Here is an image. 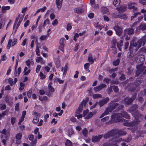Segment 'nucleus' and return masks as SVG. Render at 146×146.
Returning <instances> with one entry per match:
<instances>
[{
	"label": "nucleus",
	"instance_id": "27",
	"mask_svg": "<svg viewBox=\"0 0 146 146\" xmlns=\"http://www.w3.org/2000/svg\"><path fill=\"white\" fill-rule=\"evenodd\" d=\"M56 3L57 7L58 9H60L62 4V1L61 2L60 0H56Z\"/></svg>",
	"mask_w": 146,
	"mask_h": 146
},
{
	"label": "nucleus",
	"instance_id": "28",
	"mask_svg": "<svg viewBox=\"0 0 146 146\" xmlns=\"http://www.w3.org/2000/svg\"><path fill=\"white\" fill-rule=\"evenodd\" d=\"M25 63L27 66L29 67L30 64L33 65L34 64V62L32 60H31L30 59H28L25 62Z\"/></svg>",
	"mask_w": 146,
	"mask_h": 146
},
{
	"label": "nucleus",
	"instance_id": "43",
	"mask_svg": "<svg viewBox=\"0 0 146 146\" xmlns=\"http://www.w3.org/2000/svg\"><path fill=\"white\" fill-rule=\"evenodd\" d=\"M96 27L97 29H99L100 30L102 28H104V27L102 25H100L99 23H97L96 24Z\"/></svg>",
	"mask_w": 146,
	"mask_h": 146
},
{
	"label": "nucleus",
	"instance_id": "45",
	"mask_svg": "<svg viewBox=\"0 0 146 146\" xmlns=\"http://www.w3.org/2000/svg\"><path fill=\"white\" fill-rule=\"evenodd\" d=\"M82 133L84 136L86 137L88 133V130L86 128L82 130Z\"/></svg>",
	"mask_w": 146,
	"mask_h": 146
},
{
	"label": "nucleus",
	"instance_id": "3",
	"mask_svg": "<svg viewBox=\"0 0 146 146\" xmlns=\"http://www.w3.org/2000/svg\"><path fill=\"white\" fill-rule=\"evenodd\" d=\"M146 42V35L143 36L137 42H133L132 43L133 45H131V48H134L136 50H138L141 46L142 44L143 46L145 44Z\"/></svg>",
	"mask_w": 146,
	"mask_h": 146
},
{
	"label": "nucleus",
	"instance_id": "62",
	"mask_svg": "<svg viewBox=\"0 0 146 146\" xmlns=\"http://www.w3.org/2000/svg\"><path fill=\"white\" fill-rule=\"evenodd\" d=\"M41 67V66L40 65H38L37 66L36 69V73H38L39 72L40 70Z\"/></svg>",
	"mask_w": 146,
	"mask_h": 146
},
{
	"label": "nucleus",
	"instance_id": "10",
	"mask_svg": "<svg viewBox=\"0 0 146 146\" xmlns=\"http://www.w3.org/2000/svg\"><path fill=\"white\" fill-rule=\"evenodd\" d=\"M66 41L64 38L63 37L61 38L59 41L60 49L62 51L64 52V47L65 43Z\"/></svg>",
	"mask_w": 146,
	"mask_h": 146
},
{
	"label": "nucleus",
	"instance_id": "56",
	"mask_svg": "<svg viewBox=\"0 0 146 146\" xmlns=\"http://www.w3.org/2000/svg\"><path fill=\"white\" fill-rule=\"evenodd\" d=\"M146 94V90H144L142 91L140 93V94L139 95L140 96H144L145 95V94Z\"/></svg>",
	"mask_w": 146,
	"mask_h": 146
},
{
	"label": "nucleus",
	"instance_id": "57",
	"mask_svg": "<svg viewBox=\"0 0 146 146\" xmlns=\"http://www.w3.org/2000/svg\"><path fill=\"white\" fill-rule=\"evenodd\" d=\"M72 27L71 24L69 23L67 25L66 29L67 31H69L72 28Z\"/></svg>",
	"mask_w": 146,
	"mask_h": 146
},
{
	"label": "nucleus",
	"instance_id": "29",
	"mask_svg": "<svg viewBox=\"0 0 146 146\" xmlns=\"http://www.w3.org/2000/svg\"><path fill=\"white\" fill-rule=\"evenodd\" d=\"M123 41L120 40L119 42L117 43V47L120 51L121 50V47L123 46Z\"/></svg>",
	"mask_w": 146,
	"mask_h": 146
},
{
	"label": "nucleus",
	"instance_id": "39",
	"mask_svg": "<svg viewBox=\"0 0 146 146\" xmlns=\"http://www.w3.org/2000/svg\"><path fill=\"white\" fill-rule=\"evenodd\" d=\"M5 100L6 102L8 103V104L9 105H11L12 103V102L9 101V97L8 96H7L5 97Z\"/></svg>",
	"mask_w": 146,
	"mask_h": 146
},
{
	"label": "nucleus",
	"instance_id": "15",
	"mask_svg": "<svg viewBox=\"0 0 146 146\" xmlns=\"http://www.w3.org/2000/svg\"><path fill=\"white\" fill-rule=\"evenodd\" d=\"M106 84H102L97 87H94V90L95 92H98L103 88L106 87Z\"/></svg>",
	"mask_w": 146,
	"mask_h": 146
},
{
	"label": "nucleus",
	"instance_id": "64",
	"mask_svg": "<svg viewBox=\"0 0 146 146\" xmlns=\"http://www.w3.org/2000/svg\"><path fill=\"white\" fill-rule=\"evenodd\" d=\"M141 96L139 95L138 96L139 98L138 100L140 103H142L143 102L144 100L142 98V97H141Z\"/></svg>",
	"mask_w": 146,
	"mask_h": 146
},
{
	"label": "nucleus",
	"instance_id": "13",
	"mask_svg": "<svg viewBox=\"0 0 146 146\" xmlns=\"http://www.w3.org/2000/svg\"><path fill=\"white\" fill-rule=\"evenodd\" d=\"M113 29L116 32L117 35L119 36H120L122 32V29L118 26L114 27Z\"/></svg>",
	"mask_w": 146,
	"mask_h": 146
},
{
	"label": "nucleus",
	"instance_id": "34",
	"mask_svg": "<svg viewBox=\"0 0 146 146\" xmlns=\"http://www.w3.org/2000/svg\"><path fill=\"white\" fill-rule=\"evenodd\" d=\"M120 3V0H115L113 2V4L114 6L117 7L119 5Z\"/></svg>",
	"mask_w": 146,
	"mask_h": 146
},
{
	"label": "nucleus",
	"instance_id": "54",
	"mask_svg": "<svg viewBox=\"0 0 146 146\" xmlns=\"http://www.w3.org/2000/svg\"><path fill=\"white\" fill-rule=\"evenodd\" d=\"M139 2L143 5H146V0H139Z\"/></svg>",
	"mask_w": 146,
	"mask_h": 146
},
{
	"label": "nucleus",
	"instance_id": "58",
	"mask_svg": "<svg viewBox=\"0 0 146 146\" xmlns=\"http://www.w3.org/2000/svg\"><path fill=\"white\" fill-rule=\"evenodd\" d=\"M112 86H110L108 89V92L109 94H110L112 92Z\"/></svg>",
	"mask_w": 146,
	"mask_h": 146
},
{
	"label": "nucleus",
	"instance_id": "31",
	"mask_svg": "<svg viewBox=\"0 0 146 146\" xmlns=\"http://www.w3.org/2000/svg\"><path fill=\"white\" fill-rule=\"evenodd\" d=\"M101 11L104 13L108 14L109 12V10L106 7H103L101 10Z\"/></svg>",
	"mask_w": 146,
	"mask_h": 146
},
{
	"label": "nucleus",
	"instance_id": "2",
	"mask_svg": "<svg viewBox=\"0 0 146 146\" xmlns=\"http://www.w3.org/2000/svg\"><path fill=\"white\" fill-rule=\"evenodd\" d=\"M119 104L117 103L111 102L109 104V107L106 108L104 113H102L100 117V118H102L104 116L109 114L110 112H111L115 108L118 106Z\"/></svg>",
	"mask_w": 146,
	"mask_h": 146
},
{
	"label": "nucleus",
	"instance_id": "5",
	"mask_svg": "<svg viewBox=\"0 0 146 146\" xmlns=\"http://www.w3.org/2000/svg\"><path fill=\"white\" fill-rule=\"evenodd\" d=\"M133 45L132 43H130V46L129 48V52L127 54V57L129 58L130 60H131L132 62H134L136 60V56L134 55L133 52L134 51H136L137 50H136L134 48H131V45Z\"/></svg>",
	"mask_w": 146,
	"mask_h": 146
},
{
	"label": "nucleus",
	"instance_id": "63",
	"mask_svg": "<svg viewBox=\"0 0 146 146\" xmlns=\"http://www.w3.org/2000/svg\"><path fill=\"white\" fill-rule=\"evenodd\" d=\"M8 81L9 83L11 86H12L13 84V79L11 78H9L8 80Z\"/></svg>",
	"mask_w": 146,
	"mask_h": 146
},
{
	"label": "nucleus",
	"instance_id": "35",
	"mask_svg": "<svg viewBox=\"0 0 146 146\" xmlns=\"http://www.w3.org/2000/svg\"><path fill=\"white\" fill-rule=\"evenodd\" d=\"M93 115V113L92 112H88L87 114L86 115V116L85 117L86 119H89Z\"/></svg>",
	"mask_w": 146,
	"mask_h": 146
},
{
	"label": "nucleus",
	"instance_id": "37",
	"mask_svg": "<svg viewBox=\"0 0 146 146\" xmlns=\"http://www.w3.org/2000/svg\"><path fill=\"white\" fill-rule=\"evenodd\" d=\"M116 42H117V40L116 39L113 38L112 39V40L111 42V43L112 45V48H114V46L116 44Z\"/></svg>",
	"mask_w": 146,
	"mask_h": 146
},
{
	"label": "nucleus",
	"instance_id": "42",
	"mask_svg": "<svg viewBox=\"0 0 146 146\" xmlns=\"http://www.w3.org/2000/svg\"><path fill=\"white\" fill-rule=\"evenodd\" d=\"M88 59L89 62H91V63L92 64L94 62V60L92 58V56L91 55H89Z\"/></svg>",
	"mask_w": 146,
	"mask_h": 146
},
{
	"label": "nucleus",
	"instance_id": "32",
	"mask_svg": "<svg viewBox=\"0 0 146 146\" xmlns=\"http://www.w3.org/2000/svg\"><path fill=\"white\" fill-rule=\"evenodd\" d=\"M21 67H19L18 69V70L17 72L16 71V70H15V71L14 72L15 74L16 75V76H19L20 74V73L21 72Z\"/></svg>",
	"mask_w": 146,
	"mask_h": 146
},
{
	"label": "nucleus",
	"instance_id": "8",
	"mask_svg": "<svg viewBox=\"0 0 146 146\" xmlns=\"http://www.w3.org/2000/svg\"><path fill=\"white\" fill-rule=\"evenodd\" d=\"M117 140V139H115L112 142V143L111 142H107L106 143H104L103 145V146H118L117 144H116V142H118L117 141V140ZM122 146H127V145H126L125 143H123L121 144Z\"/></svg>",
	"mask_w": 146,
	"mask_h": 146
},
{
	"label": "nucleus",
	"instance_id": "53",
	"mask_svg": "<svg viewBox=\"0 0 146 146\" xmlns=\"http://www.w3.org/2000/svg\"><path fill=\"white\" fill-rule=\"evenodd\" d=\"M19 104L17 103L16 104L15 106V110L16 111H19Z\"/></svg>",
	"mask_w": 146,
	"mask_h": 146
},
{
	"label": "nucleus",
	"instance_id": "44",
	"mask_svg": "<svg viewBox=\"0 0 146 146\" xmlns=\"http://www.w3.org/2000/svg\"><path fill=\"white\" fill-rule=\"evenodd\" d=\"M39 76L40 77V78L42 80L46 78V76L44 75L41 72H40L39 73Z\"/></svg>",
	"mask_w": 146,
	"mask_h": 146
},
{
	"label": "nucleus",
	"instance_id": "50",
	"mask_svg": "<svg viewBox=\"0 0 146 146\" xmlns=\"http://www.w3.org/2000/svg\"><path fill=\"white\" fill-rule=\"evenodd\" d=\"M112 87L114 92H117L118 91L119 89L117 86H112Z\"/></svg>",
	"mask_w": 146,
	"mask_h": 146
},
{
	"label": "nucleus",
	"instance_id": "60",
	"mask_svg": "<svg viewBox=\"0 0 146 146\" xmlns=\"http://www.w3.org/2000/svg\"><path fill=\"white\" fill-rule=\"evenodd\" d=\"M42 58L41 56H39L37 57V58L36 59V62L39 63L40 62L41 60H42Z\"/></svg>",
	"mask_w": 146,
	"mask_h": 146
},
{
	"label": "nucleus",
	"instance_id": "14",
	"mask_svg": "<svg viewBox=\"0 0 146 146\" xmlns=\"http://www.w3.org/2000/svg\"><path fill=\"white\" fill-rule=\"evenodd\" d=\"M116 131L115 133L116 136H117V137H119L120 135H125L126 134V133L125 131L123 130L122 129H119L118 130H115Z\"/></svg>",
	"mask_w": 146,
	"mask_h": 146
},
{
	"label": "nucleus",
	"instance_id": "22",
	"mask_svg": "<svg viewBox=\"0 0 146 146\" xmlns=\"http://www.w3.org/2000/svg\"><path fill=\"white\" fill-rule=\"evenodd\" d=\"M75 13L78 14H82L84 12L83 9L81 7H77L74 9Z\"/></svg>",
	"mask_w": 146,
	"mask_h": 146
},
{
	"label": "nucleus",
	"instance_id": "36",
	"mask_svg": "<svg viewBox=\"0 0 146 146\" xmlns=\"http://www.w3.org/2000/svg\"><path fill=\"white\" fill-rule=\"evenodd\" d=\"M54 82H58L60 84H62L64 82V80H60L58 78H55L54 79Z\"/></svg>",
	"mask_w": 146,
	"mask_h": 146
},
{
	"label": "nucleus",
	"instance_id": "17",
	"mask_svg": "<svg viewBox=\"0 0 146 146\" xmlns=\"http://www.w3.org/2000/svg\"><path fill=\"white\" fill-rule=\"evenodd\" d=\"M52 82H50L48 85L49 93L47 94V95L49 96H50L51 93L54 92V88L52 86Z\"/></svg>",
	"mask_w": 146,
	"mask_h": 146
},
{
	"label": "nucleus",
	"instance_id": "9",
	"mask_svg": "<svg viewBox=\"0 0 146 146\" xmlns=\"http://www.w3.org/2000/svg\"><path fill=\"white\" fill-rule=\"evenodd\" d=\"M136 96V94H135L133 95L131 98H129L128 97H126L124 99L123 101L124 104L127 105L130 104L135 99Z\"/></svg>",
	"mask_w": 146,
	"mask_h": 146
},
{
	"label": "nucleus",
	"instance_id": "26",
	"mask_svg": "<svg viewBox=\"0 0 146 146\" xmlns=\"http://www.w3.org/2000/svg\"><path fill=\"white\" fill-rule=\"evenodd\" d=\"M143 80L142 78L140 79L138 78H137L135 82V87L138 86L143 82Z\"/></svg>",
	"mask_w": 146,
	"mask_h": 146
},
{
	"label": "nucleus",
	"instance_id": "1",
	"mask_svg": "<svg viewBox=\"0 0 146 146\" xmlns=\"http://www.w3.org/2000/svg\"><path fill=\"white\" fill-rule=\"evenodd\" d=\"M137 108V106L134 105L129 109L130 112L135 118L133 121L128 122L127 120L123 118V117L129 119V115L126 111H123L121 113H115L111 115L110 122L114 123L124 121L123 125L125 126H128L127 129L130 130L133 133H134L137 129L136 125L141 121L143 117L141 113L136 111Z\"/></svg>",
	"mask_w": 146,
	"mask_h": 146
},
{
	"label": "nucleus",
	"instance_id": "16",
	"mask_svg": "<svg viewBox=\"0 0 146 146\" xmlns=\"http://www.w3.org/2000/svg\"><path fill=\"white\" fill-rule=\"evenodd\" d=\"M124 35H126L127 34L129 35H131L134 33V30L131 28H128L125 29L124 31Z\"/></svg>",
	"mask_w": 146,
	"mask_h": 146
},
{
	"label": "nucleus",
	"instance_id": "46",
	"mask_svg": "<svg viewBox=\"0 0 146 146\" xmlns=\"http://www.w3.org/2000/svg\"><path fill=\"white\" fill-rule=\"evenodd\" d=\"M101 97V95L100 94H94L93 95V98L94 99H96Z\"/></svg>",
	"mask_w": 146,
	"mask_h": 146
},
{
	"label": "nucleus",
	"instance_id": "4",
	"mask_svg": "<svg viewBox=\"0 0 146 146\" xmlns=\"http://www.w3.org/2000/svg\"><path fill=\"white\" fill-rule=\"evenodd\" d=\"M86 101L83 100L81 102L78 108L76 110L75 116L77 117L78 119L82 118V115L80 114V113L82 111L83 108L86 106Z\"/></svg>",
	"mask_w": 146,
	"mask_h": 146
},
{
	"label": "nucleus",
	"instance_id": "52",
	"mask_svg": "<svg viewBox=\"0 0 146 146\" xmlns=\"http://www.w3.org/2000/svg\"><path fill=\"white\" fill-rule=\"evenodd\" d=\"M119 60L118 59L113 62V64L114 65L116 66L119 64Z\"/></svg>",
	"mask_w": 146,
	"mask_h": 146
},
{
	"label": "nucleus",
	"instance_id": "33",
	"mask_svg": "<svg viewBox=\"0 0 146 146\" xmlns=\"http://www.w3.org/2000/svg\"><path fill=\"white\" fill-rule=\"evenodd\" d=\"M65 145L66 146H72V142L68 139H66L65 143Z\"/></svg>",
	"mask_w": 146,
	"mask_h": 146
},
{
	"label": "nucleus",
	"instance_id": "61",
	"mask_svg": "<svg viewBox=\"0 0 146 146\" xmlns=\"http://www.w3.org/2000/svg\"><path fill=\"white\" fill-rule=\"evenodd\" d=\"M32 90H31L27 92V96L29 98H30L31 96Z\"/></svg>",
	"mask_w": 146,
	"mask_h": 146
},
{
	"label": "nucleus",
	"instance_id": "55",
	"mask_svg": "<svg viewBox=\"0 0 146 146\" xmlns=\"http://www.w3.org/2000/svg\"><path fill=\"white\" fill-rule=\"evenodd\" d=\"M109 117L108 116H106L102 118L101 120L102 122H105L107 121L109 119Z\"/></svg>",
	"mask_w": 146,
	"mask_h": 146
},
{
	"label": "nucleus",
	"instance_id": "20",
	"mask_svg": "<svg viewBox=\"0 0 146 146\" xmlns=\"http://www.w3.org/2000/svg\"><path fill=\"white\" fill-rule=\"evenodd\" d=\"M131 135L129 136L126 139H122L121 138L117 139V142H120L121 141H123L127 142H129L131 141Z\"/></svg>",
	"mask_w": 146,
	"mask_h": 146
},
{
	"label": "nucleus",
	"instance_id": "38",
	"mask_svg": "<svg viewBox=\"0 0 146 146\" xmlns=\"http://www.w3.org/2000/svg\"><path fill=\"white\" fill-rule=\"evenodd\" d=\"M39 99L40 101H47L48 100V97L46 96H44L43 97H39Z\"/></svg>",
	"mask_w": 146,
	"mask_h": 146
},
{
	"label": "nucleus",
	"instance_id": "25",
	"mask_svg": "<svg viewBox=\"0 0 146 146\" xmlns=\"http://www.w3.org/2000/svg\"><path fill=\"white\" fill-rule=\"evenodd\" d=\"M10 8V7L9 6H3L1 7V12L4 13L6 12V11L9 10Z\"/></svg>",
	"mask_w": 146,
	"mask_h": 146
},
{
	"label": "nucleus",
	"instance_id": "47",
	"mask_svg": "<svg viewBox=\"0 0 146 146\" xmlns=\"http://www.w3.org/2000/svg\"><path fill=\"white\" fill-rule=\"evenodd\" d=\"M22 135L21 133H17L16 136V138L17 139L20 140L21 139Z\"/></svg>",
	"mask_w": 146,
	"mask_h": 146
},
{
	"label": "nucleus",
	"instance_id": "49",
	"mask_svg": "<svg viewBox=\"0 0 146 146\" xmlns=\"http://www.w3.org/2000/svg\"><path fill=\"white\" fill-rule=\"evenodd\" d=\"M73 129L71 128L69 129L68 130V133L69 134V136L70 135H72L73 133Z\"/></svg>",
	"mask_w": 146,
	"mask_h": 146
},
{
	"label": "nucleus",
	"instance_id": "41",
	"mask_svg": "<svg viewBox=\"0 0 146 146\" xmlns=\"http://www.w3.org/2000/svg\"><path fill=\"white\" fill-rule=\"evenodd\" d=\"M28 70V68L26 67L25 68L23 72L24 73V75H26L28 74L30 72V70H29L27 71V70Z\"/></svg>",
	"mask_w": 146,
	"mask_h": 146
},
{
	"label": "nucleus",
	"instance_id": "19",
	"mask_svg": "<svg viewBox=\"0 0 146 146\" xmlns=\"http://www.w3.org/2000/svg\"><path fill=\"white\" fill-rule=\"evenodd\" d=\"M109 100L108 98H107L104 99L100 100L99 102V104L100 107H102L104 104H106Z\"/></svg>",
	"mask_w": 146,
	"mask_h": 146
},
{
	"label": "nucleus",
	"instance_id": "18",
	"mask_svg": "<svg viewBox=\"0 0 146 146\" xmlns=\"http://www.w3.org/2000/svg\"><path fill=\"white\" fill-rule=\"evenodd\" d=\"M103 136L102 135H99L98 136H95L93 137L92 140L93 142H98L100 141Z\"/></svg>",
	"mask_w": 146,
	"mask_h": 146
},
{
	"label": "nucleus",
	"instance_id": "7",
	"mask_svg": "<svg viewBox=\"0 0 146 146\" xmlns=\"http://www.w3.org/2000/svg\"><path fill=\"white\" fill-rule=\"evenodd\" d=\"M137 70L136 72V75L139 76L140 74H146V67L143 66L142 64L137 66Z\"/></svg>",
	"mask_w": 146,
	"mask_h": 146
},
{
	"label": "nucleus",
	"instance_id": "59",
	"mask_svg": "<svg viewBox=\"0 0 146 146\" xmlns=\"http://www.w3.org/2000/svg\"><path fill=\"white\" fill-rule=\"evenodd\" d=\"M39 120V119L38 117H36L35 118L33 119V122L35 123H37Z\"/></svg>",
	"mask_w": 146,
	"mask_h": 146
},
{
	"label": "nucleus",
	"instance_id": "30",
	"mask_svg": "<svg viewBox=\"0 0 146 146\" xmlns=\"http://www.w3.org/2000/svg\"><path fill=\"white\" fill-rule=\"evenodd\" d=\"M3 19H1L0 20V29H3L5 25V22H3Z\"/></svg>",
	"mask_w": 146,
	"mask_h": 146
},
{
	"label": "nucleus",
	"instance_id": "6",
	"mask_svg": "<svg viewBox=\"0 0 146 146\" xmlns=\"http://www.w3.org/2000/svg\"><path fill=\"white\" fill-rule=\"evenodd\" d=\"M116 133V131L115 130L110 131L104 135V137L106 139L110 138V141H111L113 140V139H115L117 137L115 134Z\"/></svg>",
	"mask_w": 146,
	"mask_h": 146
},
{
	"label": "nucleus",
	"instance_id": "24",
	"mask_svg": "<svg viewBox=\"0 0 146 146\" xmlns=\"http://www.w3.org/2000/svg\"><path fill=\"white\" fill-rule=\"evenodd\" d=\"M134 4L132 3H130L128 5V8L130 9H133L134 11H137V8L135 7L134 5Z\"/></svg>",
	"mask_w": 146,
	"mask_h": 146
},
{
	"label": "nucleus",
	"instance_id": "12",
	"mask_svg": "<svg viewBox=\"0 0 146 146\" xmlns=\"http://www.w3.org/2000/svg\"><path fill=\"white\" fill-rule=\"evenodd\" d=\"M146 29V24L144 23H141L138 27H137L136 31V32H138L140 30L144 31Z\"/></svg>",
	"mask_w": 146,
	"mask_h": 146
},
{
	"label": "nucleus",
	"instance_id": "21",
	"mask_svg": "<svg viewBox=\"0 0 146 146\" xmlns=\"http://www.w3.org/2000/svg\"><path fill=\"white\" fill-rule=\"evenodd\" d=\"M113 16L115 18H119L122 19H125L127 17L125 14H121L119 15H116L115 14H113Z\"/></svg>",
	"mask_w": 146,
	"mask_h": 146
},
{
	"label": "nucleus",
	"instance_id": "23",
	"mask_svg": "<svg viewBox=\"0 0 146 146\" xmlns=\"http://www.w3.org/2000/svg\"><path fill=\"white\" fill-rule=\"evenodd\" d=\"M116 9L119 13L123 12L126 10V7L125 6L123 5L119 8H116Z\"/></svg>",
	"mask_w": 146,
	"mask_h": 146
},
{
	"label": "nucleus",
	"instance_id": "48",
	"mask_svg": "<svg viewBox=\"0 0 146 146\" xmlns=\"http://www.w3.org/2000/svg\"><path fill=\"white\" fill-rule=\"evenodd\" d=\"M36 53V54L38 56L40 55V53L39 50V48L38 46H37L36 49H35Z\"/></svg>",
	"mask_w": 146,
	"mask_h": 146
},
{
	"label": "nucleus",
	"instance_id": "40",
	"mask_svg": "<svg viewBox=\"0 0 146 146\" xmlns=\"http://www.w3.org/2000/svg\"><path fill=\"white\" fill-rule=\"evenodd\" d=\"M49 23L50 21L49 19H46L44 21L43 25V27H44L47 24H49Z\"/></svg>",
	"mask_w": 146,
	"mask_h": 146
},
{
	"label": "nucleus",
	"instance_id": "51",
	"mask_svg": "<svg viewBox=\"0 0 146 146\" xmlns=\"http://www.w3.org/2000/svg\"><path fill=\"white\" fill-rule=\"evenodd\" d=\"M48 36L47 35H42L40 36V39L41 40H45L47 38Z\"/></svg>",
	"mask_w": 146,
	"mask_h": 146
},
{
	"label": "nucleus",
	"instance_id": "11",
	"mask_svg": "<svg viewBox=\"0 0 146 146\" xmlns=\"http://www.w3.org/2000/svg\"><path fill=\"white\" fill-rule=\"evenodd\" d=\"M17 40L16 38H14L13 40V42H12V44H11L12 40L11 39H10L9 40L8 45L7 46V49H9L11 46V44L12 45V46H14L16 43L17 42Z\"/></svg>",
	"mask_w": 146,
	"mask_h": 146
}]
</instances>
